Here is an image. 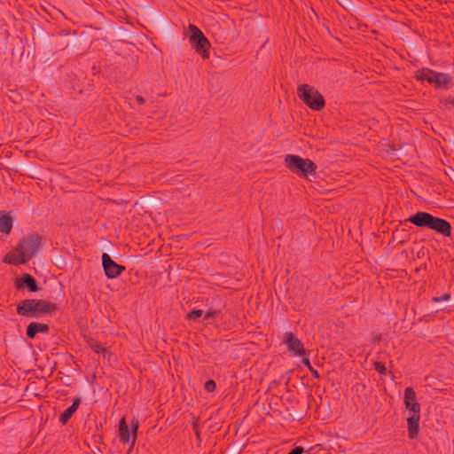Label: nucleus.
<instances>
[{
	"label": "nucleus",
	"instance_id": "obj_1",
	"mask_svg": "<svg viewBox=\"0 0 454 454\" xmlns=\"http://www.w3.org/2000/svg\"><path fill=\"white\" fill-rule=\"evenodd\" d=\"M41 246V237L37 234L25 236L14 249L4 258V262L20 265L27 262L37 252Z\"/></svg>",
	"mask_w": 454,
	"mask_h": 454
},
{
	"label": "nucleus",
	"instance_id": "obj_2",
	"mask_svg": "<svg viewBox=\"0 0 454 454\" xmlns=\"http://www.w3.org/2000/svg\"><path fill=\"white\" fill-rule=\"evenodd\" d=\"M408 221L417 227L434 231L444 237L451 236L452 228L450 223L445 219L434 216L427 212L419 211L411 215Z\"/></svg>",
	"mask_w": 454,
	"mask_h": 454
},
{
	"label": "nucleus",
	"instance_id": "obj_3",
	"mask_svg": "<svg viewBox=\"0 0 454 454\" xmlns=\"http://www.w3.org/2000/svg\"><path fill=\"white\" fill-rule=\"evenodd\" d=\"M56 309V305L43 300H24L17 307L19 315L27 317H37L41 315L51 314Z\"/></svg>",
	"mask_w": 454,
	"mask_h": 454
},
{
	"label": "nucleus",
	"instance_id": "obj_4",
	"mask_svg": "<svg viewBox=\"0 0 454 454\" xmlns=\"http://www.w3.org/2000/svg\"><path fill=\"white\" fill-rule=\"evenodd\" d=\"M286 167L299 176H307L316 173L317 166L309 159H303L295 154H287L285 157Z\"/></svg>",
	"mask_w": 454,
	"mask_h": 454
},
{
	"label": "nucleus",
	"instance_id": "obj_5",
	"mask_svg": "<svg viewBox=\"0 0 454 454\" xmlns=\"http://www.w3.org/2000/svg\"><path fill=\"white\" fill-rule=\"evenodd\" d=\"M415 77L420 82H427L435 89H447L451 82L450 74L435 72L429 68L418 70L415 74Z\"/></svg>",
	"mask_w": 454,
	"mask_h": 454
},
{
	"label": "nucleus",
	"instance_id": "obj_6",
	"mask_svg": "<svg viewBox=\"0 0 454 454\" xmlns=\"http://www.w3.org/2000/svg\"><path fill=\"white\" fill-rule=\"evenodd\" d=\"M404 404L408 411V437L412 440L418 436L419 431L420 404L417 399H404Z\"/></svg>",
	"mask_w": 454,
	"mask_h": 454
},
{
	"label": "nucleus",
	"instance_id": "obj_7",
	"mask_svg": "<svg viewBox=\"0 0 454 454\" xmlns=\"http://www.w3.org/2000/svg\"><path fill=\"white\" fill-rule=\"evenodd\" d=\"M297 94L309 108L319 111L325 106L323 96L312 86L301 84L297 89Z\"/></svg>",
	"mask_w": 454,
	"mask_h": 454
},
{
	"label": "nucleus",
	"instance_id": "obj_8",
	"mask_svg": "<svg viewBox=\"0 0 454 454\" xmlns=\"http://www.w3.org/2000/svg\"><path fill=\"white\" fill-rule=\"evenodd\" d=\"M188 30L189 41L192 48L196 51L197 53L200 54L202 58H208V49L210 47V43L207 38L195 25H189Z\"/></svg>",
	"mask_w": 454,
	"mask_h": 454
},
{
	"label": "nucleus",
	"instance_id": "obj_9",
	"mask_svg": "<svg viewBox=\"0 0 454 454\" xmlns=\"http://www.w3.org/2000/svg\"><path fill=\"white\" fill-rule=\"evenodd\" d=\"M283 343L286 345L288 351L294 356H305L306 349L302 342L291 332H286L283 336Z\"/></svg>",
	"mask_w": 454,
	"mask_h": 454
},
{
	"label": "nucleus",
	"instance_id": "obj_10",
	"mask_svg": "<svg viewBox=\"0 0 454 454\" xmlns=\"http://www.w3.org/2000/svg\"><path fill=\"white\" fill-rule=\"evenodd\" d=\"M102 264L106 276L108 278H115L125 270L124 266L117 264L106 253H104L102 255Z\"/></svg>",
	"mask_w": 454,
	"mask_h": 454
},
{
	"label": "nucleus",
	"instance_id": "obj_11",
	"mask_svg": "<svg viewBox=\"0 0 454 454\" xmlns=\"http://www.w3.org/2000/svg\"><path fill=\"white\" fill-rule=\"evenodd\" d=\"M49 327L47 325L32 322L27 327V335L28 338L33 339L38 333H47Z\"/></svg>",
	"mask_w": 454,
	"mask_h": 454
},
{
	"label": "nucleus",
	"instance_id": "obj_12",
	"mask_svg": "<svg viewBox=\"0 0 454 454\" xmlns=\"http://www.w3.org/2000/svg\"><path fill=\"white\" fill-rule=\"evenodd\" d=\"M13 220L9 213L0 212V232L9 234L12 231Z\"/></svg>",
	"mask_w": 454,
	"mask_h": 454
},
{
	"label": "nucleus",
	"instance_id": "obj_13",
	"mask_svg": "<svg viewBox=\"0 0 454 454\" xmlns=\"http://www.w3.org/2000/svg\"><path fill=\"white\" fill-rule=\"evenodd\" d=\"M80 403L81 399H74L73 404L66 409L64 412L59 416V421L61 424L66 425L67 423V421L78 409Z\"/></svg>",
	"mask_w": 454,
	"mask_h": 454
},
{
	"label": "nucleus",
	"instance_id": "obj_14",
	"mask_svg": "<svg viewBox=\"0 0 454 454\" xmlns=\"http://www.w3.org/2000/svg\"><path fill=\"white\" fill-rule=\"evenodd\" d=\"M119 437L123 443H128L130 440V431L124 417L119 421Z\"/></svg>",
	"mask_w": 454,
	"mask_h": 454
},
{
	"label": "nucleus",
	"instance_id": "obj_15",
	"mask_svg": "<svg viewBox=\"0 0 454 454\" xmlns=\"http://www.w3.org/2000/svg\"><path fill=\"white\" fill-rule=\"evenodd\" d=\"M21 283L18 285V287L22 286L23 285L27 286L30 291H36L37 285L35 278L29 274H24L20 279Z\"/></svg>",
	"mask_w": 454,
	"mask_h": 454
},
{
	"label": "nucleus",
	"instance_id": "obj_16",
	"mask_svg": "<svg viewBox=\"0 0 454 454\" xmlns=\"http://www.w3.org/2000/svg\"><path fill=\"white\" fill-rule=\"evenodd\" d=\"M139 427V421L137 419H133L130 422L131 433H132V442L131 446L135 444L137 436V429Z\"/></svg>",
	"mask_w": 454,
	"mask_h": 454
},
{
	"label": "nucleus",
	"instance_id": "obj_17",
	"mask_svg": "<svg viewBox=\"0 0 454 454\" xmlns=\"http://www.w3.org/2000/svg\"><path fill=\"white\" fill-rule=\"evenodd\" d=\"M90 348L94 352L98 354H104L106 352V348L97 341L91 342Z\"/></svg>",
	"mask_w": 454,
	"mask_h": 454
},
{
	"label": "nucleus",
	"instance_id": "obj_18",
	"mask_svg": "<svg viewBox=\"0 0 454 454\" xmlns=\"http://www.w3.org/2000/svg\"><path fill=\"white\" fill-rule=\"evenodd\" d=\"M203 315V311L201 309H193L188 315L187 317L190 320H196Z\"/></svg>",
	"mask_w": 454,
	"mask_h": 454
},
{
	"label": "nucleus",
	"instance_id": "obj_19",
	"mask_svg": "<svg viewBox=\"0 0 454 454\" xmlns=\"http://www.w3.org/2000/svg\"><path fill=\"white\" fill-rule=\"evenodd\" d=\"M220 311L215 309H209L204 316V320H210L216 317L219 315Z\"/></svg>",
	"mask_w": 454,
	"mask_h": 454
},
{
	"label": "nucleus",
	"instance_id": "obj_20",
	"mask_svg": "<svg viewBox=\"0 0 454 454\" xmlns=\"http://www.w3.org/2000/svg\"><path fill=\"white\" fill-rule=\"evenodd\" d=\"M374 369L382 375H385L387 373V369L385 365L380 362L374 363Z\"/></svg>",
	"mask_w": 454,
	"mask_h": 454
},
{
	"label": "nucleus",
	"instance_id": "obj_21",
	"mask_svg": "<svg viewBox=\"0 0 454 454\" xmlns=\"http://www.w3.org/2000/svg\"><path fill=\"white\" fill-rule=\"evenodd\" d=\"M215 382L213 380H207L205 385H204V387L205 389L208 392V393H211L213 392L215 389Z\"/></svg>",
	"mask_w": 454,
	"mask_h": 454
},
{
	"label": "nucleus",
	"instance_id": "obj_22",
	"mask_svg": "<svg viewBox=\"0 0 454 454\" xmlns=\"http://www.w3.org/2000/svg\"><path fill=\"white\" fill-rule=\"evenodd\" d=\"M450 299V294H445L442 296H436V297H433V301L434 302H441V301H447Z\"/></svg>",
	"mask_w": 454,
	"mask_h": 454
},
{
	"label": "nucleus",
	"instance_id": "obj_23",
	"mask_svg": "<svg viewBox=\"0 0 454 454\" xmlns=\"http://www.w3.org/2000/svg\"><path fill=\"white\" fill-rule=\"evenodd\" d=\"M441 104L442 105H447V104L454 105V95L453 96L450 95L446 98L441 100Z\"/></svg>",
	"mask_w": 454,
	"mask_h": 454
},
{
	"label": "nucleus",
	"instance_id": "obj_24",
	"mask_svg": "<svg viewBox=\"0 0 454 454\" xmlns=\"http://www.w3.org/2000/svg\"><path fill=\"white\" fill-rule=\"evenodd\" d=\"M403 397H415V391L412 387H406Z\"/></svg>",
	"mask_w": 454,
	"mask_h": 454
},
{
	"label": "nucleus",
	"instance_id": "obj_25",
	"mask_svg": "<svg viewBox=\"0 0 454 454\" xmlns=\"http://www.w3.org/2000/svg\"><path fill=\"white\" fill-rule=\"evenodd\" d=\"M301 357H302V360H301L302 364L309 369H311V364H310V362L309 359V354L306 352V356H301Z\"/></svg>",
	"mask_w": 454,
	"mask_h": 454
},
{
	"label": "nucleus",
	"instance_id": "obj_26",
	"mask_svg": "<svg viewBox=\"0 0 454 454\" xmlns=\"http://www.w3.org/2000/svg\"><path fill=\"white\" fill-rule=\"evenodd\" d=\"M304 451L303 448L301 446L295 447L288 454H302Z\"/></svg>",
	"mask_w": 454,
	"mask_h": 454
},
{
	"label": "nucleus",
	"instance_id": "obj_27",
	"mask_svg": "<svg viewBox=\"0 0 454 454\" xmlns=\"http://www.w3.org/2000/svg\"><path fill=\"white\" fill-rule=\"evenodd\" d=\"M136 100L139 105H143L145 103V98L142 96H137Z\"/></svg>",
	"mask_w": 454,
	"mask_h": 454
},
{
	"label": "nucleus",
	"instance_id": "obj_28",
	"mask_svg": "<svg viewBox=\"0 0 454 454\" xmlns=\"http://www.w3.org/2000/svg\"><path fill=\"white\" fill-rule=\"evenodd\" d=\"M312 401H313V403H314V404H315V405H318V404H317V399L313 398V399H312Z\"/></svg>",
	"mask_w": 454,
	"mask_h": 454
},
{
	"label": "nucleus",
	"instance_id": "obj_29",
	"mask_svg": "<svg viewBox=\"0 0 454 454\" xmlns=\"http://www.w3.org/2000/svg\"><path fill=\"white\" fill-rule=\"evenodd\" d=\"M319 401H320V405H322L323 404V399L319 398Z\"/></svg>",
	"mask_w": 454,
	"mask_h": 454
}]
</instances>
